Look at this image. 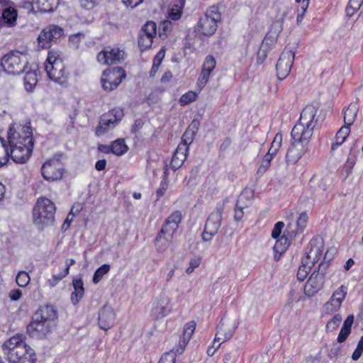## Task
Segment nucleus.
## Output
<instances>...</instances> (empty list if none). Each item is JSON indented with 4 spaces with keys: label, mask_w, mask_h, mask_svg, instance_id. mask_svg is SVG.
<instances>
[{
    "label": "nucleus",
    "mask_w": 363,
    "mask_h": 363,
    "mask_svg": "<svg viewBox=\"0 0 363 363\" xmlns=\"http://www.w3.org/2000/svg\"><path fill=\"white\" fill-rule=\"evenodd\" d=\"M350 133V128L344 125L337 131L335 135V142L331 145V150L334 151L340 145H341Z\"/></svg>",
    "instance_id": "nucleus-33"
},
{
    "label": "nucleus",
    "mask_w": 363,
    "mask_h": 363,
    "mask_svg": "<svg viewBox=\"0 0 363 363\" xmlns=\"http://www.w3.org/2000/svg\"><path fill=\"white\" fill-rule=\"evenodd\" d=\"M308 221V216L306 213H302L296 221L297 230L296 233H301Z\"/></svg>",
    "instance_id": "nucleus-50"
},
{
    "label": "nucleus",
    "mask_w": 363,
    "mask_h": 363,
    "mask_svg": "<svg viewBox=\"0 0 363 363\" xmlns=\"http://www.w3.org/2000/svg\"><path fill=\"white\" fill-rule=\"evenodd\" d=\"M358 109V106L356 103H351L348 106L344 113L345 125L350 128V126L354 123L357 118Z\"/></svg>",
    "instance_id": "nucleus-31"
},
{
    "label": "nucleus",
    "mask_w": 363,
    "mask_h": 363,
    "mask_svg": "<svg viewBox=\"0 0 363 363\" xmlns=\"http://www.w3.org/2000/svg\"><path fill=\"white\" fill-rule=\"evenodd\" d=\"M30 277L25 271H21L18 273L16 279V284L21 287H26L30 282Z\"/></svg>",
    "instance_id": "nucleus-43"
},
{
    "label": "nucleus",
    "mask_w": 363,
    "mask_h": 363,
    "mask_svg": "<svg viewBox=\"0 0 363 363\" xmlns=\"http://www.w3.org/2000/svg\"><path fill=\"white\" fill-rule=\"evenodd\" d=\"M282 143V135L281 133L276 134L271 146L279 150Z\"/></svg>",
    "instance_id": "nucleus-60"
},
{
    "label": "nucleus",
    "mask_w": 363,
    "mask_h": 363,
    "mask_svg": "<svg viewBox=\"0 0 363 363\" xmlns=\"http://www.w3.org/2000/svg\"><path fill=\"white\" fill-rule=\"evenodd\" d=\"M125 52L118 48L106 47L97 55V60L103 65L120 63L124 60Z\"/></svg>",
    "instance_id": "nucleus-15"
},
{
    "label": "nucleus",
    "mask_w": 363,
    "mask_h": 363,
    "mask_svg": "<svg viewBox=\"0 0 363 363\" xmlns=\"http://www.w3.org/2000/svg\"><path fill=\"white\" fill-rule=\"evenodd\" d=\"M268 51V48H263V46L261 45L259 50L257 52V62L258 65L262 64L266 60Z\"/></svg>",
    "instance_id": "nucleus-54"
},
{
    "label": "nucleus",
    "mask_w": 363,
    "mask_h": 363,
    "mask_svg": "<svg viewBox=\"0 0 363 363\" xmlns=\"http://www.w3.org/2000/svg\"><path fill=\"white\" fill-rule=\"evenodd\" d=\"M238 352L234 351L227 353L223 357L224 363H235L238 359Z\"/></svg>",
    "instance_id": "nucleus-57"
},
{
    "label": "nucleus",
    "mask_w": 363,
    "mask_h": 363,
    "mask_svg": "<svg viewBox=\"0 0 363 363\" xmlns=\"http://www.w3.org/2000/svg\"><path fill=\"white\" fill-rule=\"evenodd\" d=\"M167 186L168 184L166 181H162L161 182L160 188L156 191L157 199L164 195L165 191L167 189Z\"/></svg>",
    "instance_id": "nucleus-61"
},
{
    "label": "nucleus",
    "mask_w": 363,
    "mask_h": 363,
    "mask_svg": "<svg viewBox=\"0 0 363 363\" xmlns=\"http://www.w3.org/2000/svg\"><path fill=\"white\" fill-rule=\"evenodd\" d=\"M1 16L5 23L12 25L16 21L17 11L11 5L9 8H7Z\"/></svg>",
    "instance_id": "nucleus-36"
},
{
    "label": "nucleus",
    "mask_w": 363,
    "mask_h": 363,
    "mask_svg": "<svg viewBox=\"0 0 363 363\" xmlns=\"http://www.w3.org/2000/svg\"><path fill=\"white\" fill-rule=\"evenodd\" d=\"M57 323V312L53 306L45 305L40 307L33 315L27 325V334L35 339H43L50 334Z\"/></svg>",
    "instance_id": "nucleus-2"
},
{
    "label": "nucleus",
    "mask_w": 363,
    "mask_h": 363,
    "mask_svg": "<svg viewBox=\"0 0 363 363\" xmlns=\"http://www.w3.org/2000/svg\"><path fill=\"white\" fill-rule=\"evenodd\" d=\"M324 248L323 240L321 238H314L311 240L306 252V257L303 260H307L311 266H313L322 256Z\"/></svg>",
    "instance_id": "nucleus-17"
},
{
    "label": "nucleus",
    "mask_w": 363,
    "mask_h": 363,
    "mask_svg": "<svg viewBox=\"0 0 363 363\" xmlns=\"http://www.w3.org/2000/svg\"><path fill=\"white\" fill-rule=\"evenodd\" d=\"M123 116V111L120 108H114L103 114L100 118L99 124L96 129V134L101 135L108 130L114 128Z\"/></svg>",
    "instance_id": "nucleus-12"
},
{
    "label": "nucleus",
    "mask_w": 363,
    "mask_h": 363,
    "mask_svg": "<svg viewBox=\"0 0 363 363\" xmlns=\"http://www.w3.org/2000/svg\"><path fill=\"white\" fill-rule=\"evenodd\" d=\"M308 151V146L291 140L286 155L288 163L295 164Z\"/></svg>",
    "instance_id": "nucleus-24"
},
{
    "label": "nucleus",
    "mask_w": 363,
    "mask_h": 363,
    "mask_svg": "<svg viewBox=\"0 0 363 363\" xmlns=\"http://www.w3.org/2000/svg\"><path fill=\"white\" fill-rule=\"evenodd\" d=\"M221 19L218 8L210 7L204 16L201 17L198 23V30L204 35H213L217 29V23Z\"/></svg>",
    "instance_id": "nucleus-8"
},
{
    "label": "nucleus",
    "mask_w": 363,
    "mask_h": 363,
    "mask_svg": "<svg viewBox=\"0 0 363 363\" xmlns=\"http://www.w3.org/2000/svg\"><path fill=\"white\" fill-rule=\"evenodd\" d=\"M110 269L111 267L108 264H104L99 267L94 272L93 282L98 284L102 279L103 277L110 271Z\"/></svg>",
    "instance_id": "nucleus-40"
},
{
    "label": "nucleus",
    "mask_w": 363,
    "mask_h": 363,
    "mask_svg": "<svg viewBox=\"0 0 363 363\" xmlns=\"http://www.w3.org/2000/svg\"><path fill=\"white\" fill-rule=\"evenodd\" d=\"M156 24L152 21L147 22L140 30L144 35H148L154 38L156 35Z\"/></svg>",
    "instance_id": "nucleus-42"
},
{
    "label": "nucleus",
    "mask_w": 363,
    "mask_h": 363,
    "mask_svg": "<svg viewBox=\"0 0 363 363\" xmlns=\"http://www.w3.org/2000/svg\"><path fill=\"white\" fill-rule=\"evenodd\" d=\"M67 270L65 272L61 271L59 274L52 275V278L48 280L50 286H55L60 280L67 276Z\"/></svg>",
    "instance_id": "nucleus-53"
},
{
    "label": "nucleus",
    "mask_w": 363,
    "mask_h": 363,
    "mask_svg": "<svg viewBox=\"0 0 363 363\" xmlns=\"http://www.w3.org/2000/svg\"><path fill=\"white\" fill-rule=\"evenodd\" d=\"M0 145H1V150L3 152L4 156H0V167L4 166L6 164L9 158V152L8 151V148L6 146L5 141L0 138Z\"/></svg>",
    "instance_id": "nucleus-47"
},
{
    "label": "nucleus",
    "mask_w": 363,
    "mask_h": 363,
    "mask_svg": "<svg viewBox=\"0 0 363 363\" xmlns=\"http://www.w3.org/2000/svg\"><path fill=\"white\" fill-rule=\"evenodd\" d=\"M182 213L179 211L172 213L166 219L160 232L168 237H174L182 221Z\"/></svg>",
    "instance_id": "nucleus-21"
},
{
    "label": "nucleus",
    "mask_w": 363,
    "mask_h": 363,
    "mask_svg": "<svg viewBox=\"0 0 363 363\" xmlns=\"http://www.w3.org/2000/svg\"><path fill=\"white\" fill-rule=\"evenodd\" d=\"M270 164V162L263 159L261 165L258 169L257 173L261 174L265 173L267 170L269 169Z\"/></svg>",
    "instance_id": "nucleus-62"
},
{
    "label": "nucleus",
    "mask_w": 363,
    "mask_h": 363,
    "mask_svg": "<svg viewBox=\"0 0 363 363\" xmlns=\"http://www.w3.org/2000/svg\"><path fill=\"white\" fill-rule=\"evenodd\" d=\"M238 325V323L235 319L223 318L217 326L215 340L223 343L230 340L233 337Z\"/></svg>",
    "instance_id": "nucleus-14"
},
{
    "label": "nucleus",
    "mask_w": 363,
    "mask_h": 363,
    "mask_svg": "<svg viewBox=\"0 0 363 363\" xmlns=\"http://www.w3.org/2000/svg\"><path fill=\"white\" fill-rule=\"evenodd\" d=\"M38 82L37 74L35 72H27L24 77V85L27 91H31Z\"/></svg>",
    "instance_id": "nucleus-35"
},
{
    "label": "nucleus",
    "mask_w": 363,
    "mask_h": 363,
    "mask_svg": "<svg viewBox=\"0 0 363 363\" xmlns=\"http://www.w3.org/2000/svg\"><path fill=\"white\" fill-rule=\"evenodd\" d=\"M313 126L296 123L291 133V140L308 146L313 135Z\"/></svg>",
    "instance_id": "nucleus-18"
},
{
    "label": "nucleus",
    "mask_w": 363,
    "mask_h": 363,
    "mask_svg": "<svg viewBox=\"0 0 363 363\" xmlns=\"http://www.w3.org/2000/svg\"><path fill=\"white\" fill-rule=\"evenodd\" d=\"M175 359V353L173 351H170L163 354L158 363H174Z\"/></svg>",
    "instance_id": "nucleus-51"
},
{
    "label": "nucleus",
    "mask_w": 363,
    "mask_h": 363,
    "mask_svg": "<svg viewBox=\"0 0 363 363\" xmlns=\"http://www.w3.org/2000/svg\"><path fill=\"white\" fill-rule=\"evenodd\" d=\"M224 206L225 201H223L222 204H218L216 210L207 218L204 230L202 233V239L204 241H210L220 228Z\"/></svg>",
    "instance_id": "nucleus-9"
},
{
    "label": "nucleus",
    "mask_w": 363,
    "mask_h": 363,
    "mask_svg": "<svg viewBox=\"0 0 363 363\" xmlns=\"http://www.w3.org/2000/svg\"><path fill=\"white\" fill-rule=\"evenodd\" d=\"M171 311L170 298L167 295L162 294L153 302L151 315L156 320L162 319L167 316Z\"/></svg>",
    "instance_id": "nucleus-16"
},
{
    "label": "nucleus",
    "mask_w": 363,
    "mask_h": 363,
    "mask_svg": "<svg viewBox=\"0 0 363 363\" xmlns=\"http://www.w3.org/2000/svg\"><path fill=\"white\" fill-rule=\"evenodd\" d=\"M125 77V72L121 67L108 68L104 71L101 84L105 91H111L116 89Z\"/></svg>",
    "instance_id": "nucleus-11"
},
{
    "label": "nucleus",
    "mask_w": 363,
    "mask_h": 363,
    "mask_svg": "<svg viewBox=\"0 0 363 363\" xmlns=\"http://www.w3.org/2000/svg\"><path fill=\"white\" fill-rule=\"evenodd\" d=\"M153 38L148 35H144L139 32L138 33V45L142 50L150 48L152 43Z\"/></svg>",
    "instance_id": "nucleus-39"
},
{
    "label": "nucleus",
    "mask_w": 363,
    "mask_h": 363,
    "mask_svg": "<svg viewBox=\"0 0 363 363\" xmlns=\"http://www.w3.org/2000/svg\"><path fill=\"white\" fill-rule=\"evenodd\" d=\"M295 52L286 48L281 54L276 65L279 79H283L288 76L293 65Z\"/></svg>",
    "instance_id": "nucleus-13"
},
{
    "label": "nucleus",
    "mask_w": 363,
    "mask_h": 363,
    "mask_svg": "<svg viewBox=\"0 0 363 363\" xmlns=\"http://www.w3.org/2000/svg\"><path fill=\"white\" fill-rule=\"evenodd\" d=\"M342 321V316L340 314H335L333 318L328 321L325 327L326 331L332 332L337 329Z\"/></svg>",
    "instance_id": "nucleus-41"
},
{
    "label": "nucleus",
    "mask_w": 363,
    "mask_h": 363,
    "mask_svg": "<svg viewBox=\"0 0 363 363\" xmlns=\"http://www.w3.org/2000/svg\"><path fill=\"white\" fill-rule=\"evenodd\" d=\"M188 152L189 149L184 145H179L170 162L171 167L174 169L181 167L186 159Z\"/></svg>",
    "instance_id": "nucleus-26"
},
{
    "label": "nucleus",
    "mask_w": 363,
    "mask_h": 363,
    "mask_svg": "<svg viewBox=\"0 0 363 363\" xmlns=\"http://www.w3.org/2000/svg\"><path fill=\"white\" fill-rule=\"evenodd\" d=\"M284 227V223L283 222H281V221L277 222L275 224V225L272 231V237L273 238H278L280 236L281 230Z\"/></svg>",
    "instance_id": "nucleus-56"
},
{
    "label": "nucleus",
    "mask_w": 363,
    "mask_h": 363,
    "mask_svg": "<svg viewBox=\"0 0 363 363\" xmlns=\"http://www.w3.org/2000/svg\"><path fill=\"white\" fill-rule=\"evenodd\" d=\"M72 285L74 291L71 294V301L74 305H76L84 296V283L81 279H74Z\"/></svg>",
    "instance_id": "nucleus-29"
},
{
    "label": "nucleus",
    "mask_w": 363,
    "mask_h": 363,
    "mask_svg": "<svg viewBox=\"0 0 363 363\" xmlns=\"http://www.w3.org/2000/svg\"><path fill=\"white\" fill-rule=\"evenodd\" d=\"M8 141L11 147L9 157L11 156L16 163H26L33 150V139L30 127L13 124L8 131Z\"/></svg>",
    "instance_id": "nucleus-1"
},
{
    "label": "nucleus",
    "mask_w": 363,
    "mask_h": 363,
    "mask_svg": "<svg viewBox=\"0 0 363 363\" xmlns=\"http://www.w3.org/2000/svg\"><path fill=\"white\" fill-rule=\"evenodd\" d=\"M41 171L43 177L48 181L60 179L63 174L59 160L55 159L45 162Z\"/></svg>",
    "instance_id": "nucleus-19"
},
{
    "label": "nucleus",
    "mask_w": 363,
    "mask_h": 363,
    "mask_svg": "<svg viewBox=\"0 0 363 363\" xmlns=\"http://www.w3.org/2000/svg\"><path fill=\"white\" fill-rule=\"evenodd\" d=\"M200 264V259H192L189 262V267L186 268V272L190 274L193 272L194 269L198 267Z\"/></svg>",
    "instance_id": "nucleus-59"
},
{
    "label": "nucleus",
    "mask_w": 363,
    "mask_h": 363,
    "mask_svg": "<svg viewBox=\"0 0 363 363\" xmlns=\"http://www.w3.org/2000/svg\"><path fill=\"white\" fill-rule=\"evenodd\" d=\"M354 322V315H349L345 320L343 323L342 327L343 328L352 330V325Z\"/></svg>",
    "instance_id": "nucleus-63"
},
{
    "label": "nucleus",
    "mask_w": 363,
    "mask_h": 363,
    "mask_svg": "<svg viewBox=\"0 0 363 363\" xmlns=\"http://www.w3.org/2000/svg\"><path fill=\"white\" fill-rule=\"evenodd\" d=\"M196 96H197L194 92L189 91L181 96L179 102L182 105H187L194 101L196 99Z\"/></svg>",
    "instance_id": "nucleus-48"
},
{
    "label": "nucleus",
    "mask_w": 363,
    "mask_h": 363,
    "mask_svg": "<svg viewBox=\"0 0 363 363\" xmlns=\"http://www.w3.org/2000/svg\"><path fill=\"white\" fill-rule=\"evenodd\" d=\"M111 152L117 156L124 155L128 150L123 139H117L111 143Z\"/></svg>",
    "instance_id": "nucleus-34"
},
{
    "label": "nucleus",
    "mask_w": 363,
    "mask_h": 363,
    "mask_svg": "<svg viewBox=\"0 0 363 363\" xmlns=\"http://www.w3.org/2000/svg\"><path fill=\"white\" fill-rule=\"evenodd\" d=\"M328 267V263L322 262L313 271L304 286V293L306 296H313L322 289Z\"/></svg>",
    "instance_id": "nucleus-7"
},
{
    "label": "nucleus",
    "mask_w": 363,
    "mask_h": 363,
    "mask_svg": "<svg viewBox=\"0 0 363 363\" xmlns=\"http://www.w3.org/2000/svg\"><path fill=\"white\" fill-rule=\"evenodd\" d=\"M312 266L309 264L307 260L302 261V265L299 267L297 272V279L300 281H303L309 272L311 271Z\"/></svg>",
    "instance_id": "nucleus-38"
},
{
    "label": "nucleus",
    "mask_w": 363,
    "mask_h": 363,
    "mask_svg": "<svg viewBox=\"0 0 363 363\" xmlns=\"http://www.w3.org/2000/svg\"><path fill=\"white\" fill-rule=\"evenodd\" d=\"M253 196L252 191L250 189H244L240 194L235 206L234 219L238 222L244 216V208L247 207Z\"/></svg>",
    "instance_id": "nucleus-22"
},
{
    "label": "nucleus",
    "mask_w": 363,
    "mask_h": 363,
    "mask_svg": "<svg viewBox=\"0 0 363 363\" xmlns=\"http://www.w3.org/2000/svg\"><path fill=\"white\" fill-rule=\"evenodd\" d=\"M22 295V291L20 289H13L10 291L9 297L12 301H18Z\"/></svg>",
    "instance_id": "nucleus-64"
},
{
    "label": "nucleus",
    "mask_w": 363,
    "mask_h": 363,
    "mask_svg": "<svg viewBox=\"0 0 363 363\" xmlns=\"http://www.w3.org/2000/svg\"><path fill=\"white\" fill-rule=\"evenodd\" d=\"M28 59L25 54L18 51H11L1 60V66L4 71L9 74H19L25 70Z\"/></svg>",
    "instance_id": "nucleus-6"
},
{
    "label": "nucleus",
    "mask_w": 363,
    "mask_h": 363,
    "mask_svg": "<svg viewBox=\"0 0 363 363\" xmlns=\"http://www.w3.org/2000/svg\"><path fill=\"white\" fill-rule=\"evenodd\" d=\"M55 205L50 199L42 197L38 199L33 208V222L40 228L51 225L55 220Z\"/></svg>",
    "instance_id": "nucleus-4"
},
{
    "label": "nucleus",
    "mask_w": 363,
    "mask_h": 363,
    "mask_svg": "<svg viewBox=\"0 0 363 363\" xmlns=\"http://www.w3.org/2000/svg\"><path fill=\"white\" fill-rule=\"evenodd\" d=\"M282 30V23L280 21H275L274 22L270 28L269 32L267 33L269 35L272 36V38H278L280 33Z\"/></svg>",
    "instance_id": "nucleus-45"
},
{
    "label": "nucleus",
    "mask_w": 363,
    "mask_h": 363,
    "mask_svg": "<svg viewBox=\"0 0 363 363\" xmlns=\"http://www.w3.org/2000/svg\"><path fill=\"white\" fill-rule=\"evenodd\" d=\"M195 135L196 133L194 132L186 130L182 135V141L179 145H184L189 149V146L193 143Z\"/></svg>",
    "instance_id": "nucleus-44"
},
{
    "label": "nucleus",
    "mask_w": 363,
    "mask_h": 363,
    "mask_svg": "<svg viewBox=\"0 0 363 363\" xmlns=\"http://www.w3.org/2000/svg\"><path fill=\"white\" fill-rule=\"evenodd\" d=\"M196 328V323L194 321H191L185 325L182 336L180 337L179 345L182 350L184 349L189 341L190 340L191 335H193Z\"/></svg>",
    "instance_id": "nucleus-32"
},
{
    "label": "nucleus",
    "mask_w": 363,
    "mask_h": 363,
    "mask_svg": "<svg viewBox=\"0 0 363 363\" xmlns=\"http://www.w3.org/2000/svg\"><path fill=\"white\" fill-rule=\"evenodd\" d=\"M45 69L50 79L61 85L67 84V74L65 70V65L57 51L55 50L49 51L45 63Z\"/></svg>",
    "instance_id": "nucleus-5"
},
{
    "label": "nucleus",
    "mask_w": 363,
    "mask_h": 363,
    "mask_svg": "<svg viewBox=\"0 0 363 363\" xmlns=\"http://www.w3.org/2000/svg\"><path fill=\"white\" fill-rule=\"evenodd\" d=\"M64 34V30L59 26L50 24L40 32L38 37V47L42 49L50 48L56 43Z\"/></svg>",
    "instance_id": "nucleus-10"
},
{
    "label": "nucleus",
    "mask_w": 363,
    "mask_h": 363,
    "mask_svg": "<svg viewBox=\"0 0 363 363\" xmlns=\"http://www.w3.org/2000/svg\"><path fill=\"white\" fill-rule=\"evenodd\" d=\"M277 40V38H272V35L267 34L261 45H262L263 48H268V50H270L273 46L275 45Z\"/></svg>",
    "instance_id": "nucleus-55"
},
{
    "label": "nucleus",
    "mask_w": 363,
    "mask_h": 363,
    "mask_svg": "<svg viewBox=\"0 0 363 363\" xmlns=\"http://www.w3.org/2000/svg\"><path fill=\"white\" fill-rule=\"evenodd\" d=\"M1 347L9 363H35L36 361L34 350L23 341L21 335L9 338Z\"/></svg>",
    "instance_id": "nucleus-3"
},
{
    "label": "nucleus",
    "mask_w": 363,
    "mask_h": 363,
    "mask_svg": "<svg viewBox=\"0 0 363 363\" xmlns=\"http://www.w3.org/2000/svg\"><path fill=\"white\" fill-rule=\"evenodd\" d=\"M83 38L84 35L82 33L71 35L69 40V46L74 49H77Z\"/></svg>",
    "instance_id": "nucleus-49"
},
{
    "label": "nucleus",
    "mask_w": 363,
    "mask_h": 363,
    "mask_svg": "<svg viewBox=\"0 0 363 363\" xmlns=\"http://www.w3.org/2000/svg\"><path fill=\"white\" fill-rule=\"evenodd\" d=\"M347 294V288L341 285L333 294L328 301L324 305V309L327 313H333L338 311L342 301Z\"/></svg>",
    "instance_id": "nucleus-20"
},
{
    "label": "nucleus",
    "mask_w": 363,
    "mask_h": 363,
    "mask_svg": "<svg viewBox=\"0 0 363 363\" xmlns=\"http://www.w3.org/2000/svg\"><path fill=\"white\" fill-rule=\"evenodd\" d=\"M32 9L46 13L52 12L59 5V0H30Z\"/></svg>",
    "instance_id": "nucleus-25"
},
{
    "label": "nucleus",
    "mask_w": 363,
    "mask_h": 363,
    "mask_svg": "<svg viewBox=\"0 0 363 363\" xmlns=\"http://www.w3.org/2000/svg\"><path fill=\"white\" fill-rule=\"evenodd\" d=\"M291 240L284 235L278 239L274 246V259L278 261L281 255L286 252L290 245Z\"/></svg>",
    "instance_id": "nucleus-28"
},
{
    "label": "nucleus",
    "mask_w": 363,
    "mask_h": 363,
    "mask_svg": "<svg viewBox=\"0 0 363 363\" xmlns=\"http://www.w3.org/2000/svg\"><path fill=\"white\" fill-rule=\"evenodd\" d=\"M317 113L316 108L313 105L306 106L301 113L298 123H302L307 126H315L313 120Z\"/></svg>",
    "instance_id": "nucleus-27"
},
{
    "label": "nucleus",
    "mask_w": 363,
    "mask_h": 363,
    "mask_svg": "<svg viewBox=\"0 0 363 363\" xmlns=\"http://www.w3.org/2000/svg\"><path fill=\"white\" fill-rule=\"evenodd\" d=\"M211 72L204 70L202 69L201 72L199 75V77L198 79V85L200 87H204L205 85L207 84L209 77L211 75Z\"/></svg>",
    "instance_id": "nucleus-52"
},
{
    "label": "nucleus",
    "mask_w": 363,
    "mask_h": 363,
    "mask_svg": "<svg viewBox=\"0 0 363 363\" xmlns=\"http://www.w3.org/2000/svg\"><path fill=\"white\" fill-rule=\"evenodd\" d=\"M363 4V0H350L346 7V14L352 17L360 8Z\"/></svg>",
    "instance_id": "nucleus-37"
},
{
    "label": "nucleus",
    "mask_w": 363,
    "mask_h": 363,
    "mask_svg": "<svg viewBox=\"0 0 363 363\" xmlns=\"http://www.w3.org/2000/svg\"><path fill=\"white\" fill-rule=\"evenodd\" d=\"M216 61L212 55H208L203 62L202 69L208 72H212L216 67Z\"/></svg>",
    "instance_id": "nucleus-46"
},
{
    "label": "nucleus",
    "mask_w": 363,
    "mask_h": 363,
    "mask_svg": "<svg viewBox=\"0 0 363 363\" xmlns=\"http://www.w3.org/2000/svg\"><path fill=\"white\" fill-rule=\"evenodd\" d=\"M172 240V237H168L166 234L159 232L155 240V245L157 252L162 253L166 251Z\"/></svg>",
    "instance_id": "nucleus-30"
},
{
    "label": "nucleus",
    "mask_w": 363,
    "mask_h": 363,
    "mask_svg": "<svg viewBox=\"0 0 363 363\" xmlns=\"http://www.w3.org/2000/svg\"><path fill=\"white\" fill-rule=\"evenodd\" d=\"M350 333H351V330H348V329L342 328L339 333V335L337 336V342L340 343L344 342L348 337Z\"/></svg>",
    "instance_id": "nucleus-58"
},
{
    "label": "nucleus",
    "mask_w": 363,
    "mask_h": 363,
    "mask_svg": "<svg viewBox=\"0 0 363 363\" xmlns=\"http://www.w3.org/2000/svg\"><path fill=\"white\" fill-rule=\"evenodd\" d=\"M99 325L102 330H107L113 325L115 313L109 305H104L99 312Z\"/></svg>",
    "instance_id": "nucleus-23"
}]
</instances>
